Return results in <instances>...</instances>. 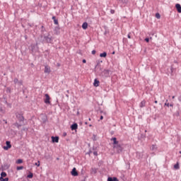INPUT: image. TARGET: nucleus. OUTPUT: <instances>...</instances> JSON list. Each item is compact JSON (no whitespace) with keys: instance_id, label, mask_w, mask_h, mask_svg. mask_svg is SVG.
Returning <instances> with one entry per match:
<instances>
[{"instance_id":"12","label":"nucleus","mask_w":181,"mask_h":181,"mask_svg":"<svg viewBox=\"0 0 181 181\" xmlns=\"http://www.w3.org/2000/svg\"><path fill=\"white\" fill-rule=\"evenodd\" d=\"M175 8H176V9L177 11V13H181V6H180V4H177L175 5Z\"/></svg>"},{"instance_id":"25","label":"nucleus","mask_w":181,"mask_h":181,"mask_svg":"<svg viewBox=\"0 0 181 181\" xmlns=\"http://www.w3.org/2000/svg\"><path fill=\"white\" fill-rule=\"evenodd\" d=\"M23 160L22 159H18L17 161H16V163H18V164H21V163H23Z\"/></svg>"},{"instance_id":"41","label":"nucleus","mask_w":181,"mask_h":181,"mask_svg":"<svg viewBox=\"0 0 181 181\" xmlns=\"http://www.w3.org/2000/svg\"><path fill=\"white\" fill-rule=\"evenodd\" d=\"M92 54H95V50L92 51Z\"/></svg>"},{"instance_id":"8","label":"nucleus","mask_w":181,"mask_h":181,"mask_svg":"<svg viewBox=\"0 0 181 181\" xmlns=\"http://www.w3.org/2000/svg\"><path fill=\"white\" fill-rule=\"evenodd\" d=\"M72 176H78V173H77V170H76V168H74L72 169V171L71 172Z\"/></svg>"},{"instance_id":"31","label":"nucleus","mask_w":181,"mask_h":181,"mask_svg":"<svg viewBox=\"0 0 181 181\" xmlns=\"http://www.w3.org/2000/svg\"><path fill=\"white\" fill-rule=\"evenodd\" d=\"M165 105H166V107H169V103H168V100H165Z\"/></svg>"},{"instance_id":"19","label":"nucleus","mask_w":181,"mask_h":181,"mask_svg":"<svg viewBox=\"0 0 181 181\" xmlns=\"http://www.w3.org/2000/svg\"><path fill=\"white\" fill-rule=\"evenodd\" d=\"M174 169H175V170H178V169H180L179 163L174 165Z\"/></svg>"},{"instance_id":"39","label":"nucleus","mask_w":181,"mask_h":181,"mask_svg":"<svg viewBox=\"0 0 181 181\" xmlns=\"http://www.w3.org/2000/svg\"><path fill=\"white\" fill-rule=\"evenodd\" d=\"M128 39H131V33H129L127 35Z\"/></svg>"},{"instance_id":"28","label":"nucleus","mask_w":181,"mask_h":181,"mask_svg":"<svg viewBox=\"0 0 181 181\" xmlns=\"http://www.w3.org/2000/svg\"><path fill=\"white\" fill-rule=\"evenodd\" d=\"M15 127H17V128H20V127L21 126V124H18V123H15L14 124Z\"/></svg>"},{"instance_id":"48","label":"nucleus","mask_w":181,"mask_h":181,"mask_svg":"<svg viewBox=\"0 0 181 181\" xmlns=\"http://www.w3.org/2000/svg\"><path fill=\"white\" fill-rule=\"evenodd\" d=\"M112 54H115V52H113L112 53Z\"/></svg>"},{"instance_id":"3","label":"nucleus","mask_w":181,"mask_h":181,"mask_svg":"<svg viewBox=\"0 0 181 181\" xmlns=\"http://www.w3.org/2000/svg\"><path fill=\"white\" fill-rule=\"evenodd\" d=\"M6 146L3 147L5 151H8V149H11V148H12V145H11V141H6Z\"/></svg>"},{"instance_id":"4","label":"nucleus","mask_w":181,"mask_h":181,"mask_svg":"<svg viewBox=\"0 0 181 181\" xmlns=\"http://www.w3.org/2000/svg\"><path fill=\"white\" fill-rule=\"evenodd\" d=\"M44 102L45 104H49L50 103V96H49V94H45Z\"/></svg>"},{"instance_id":"38","label":"nucleus","mask_w":181,"mask_h":181,"mask_svg":"<svg viewBox=\"0 0 181 181\" xmlns=\"http://www.w3.org/2000/svg\"><path fill=\"white\" fill-rule=\"evenodd\" d=\"M112 179H113V181H118V178H117V177H113Z\"/></svg>"},{"instance_id":"35","label":"nucleus","mask_w":181,"mask_h":181,"mask_svg":"<svg viewBox=\"0 0 181 181\" xmlns=\"http://www.w3.org/2000/svg\"><path fill=\"white\" fill-rule=\"evenodd\" d=\"M93 155H94L95 156H97V155H98V153H97V151H94V152H93Z\"/></svg>"},{"instance_id":"50","label":"nucleus","mask_w":181,"mask_h":181,"mask_svg":"<svg viewBox=\"0 0 181 181\" xmlns=\"http://www.w3.org/2000/svg\"><path fill=\"white\" fill-rule=\"evenodd\" d=\"M88 119H89V121H91V118H89Z\"/></svg>"},{"instance_id":"7","label":"nucleus","mask_w":181,"mask_h":181,"mask_svg":"<svg viewBox=\"0 0 181 181\" xmlns=\"http://www.w3.org/2000/svg\"><path fill=\"white\" fill-rule=\"evenodd\" d=\"M16 117L18 118V121H20V122H23L24 118H23V116H22V115L17 114Z\"/></svg>"},{"instance_id":"9","label":"nucleus","mask_w":181,"mask_h":181,"mask_svg":"<svg viewBox=\"0 0 181 181\" xmlns=\"http://www.w3.org/2000/svg\"><path fill=\"white\" fill-rule=\"evenodd\" d=\"M50 66H45V70H44V73H46V74H49V73H50Z\"/></svg>"},{"instance_id":"2","label":"nucleus","mask_w":181,"mask_h":181,"mask_svg":"<svg viewBox=\"0 0 181 181\" xmlns=\"http://www.w3.org/2000/svg\"><path fill=\"white\" fill-rule=\"evenodd\" d=\"M110 73H111V71H110L109 69H105L101 72L100 76H102V77H104L105 78H107V77L110 76Z\"/></svg>"},{"instance_id":"55","label":"nucleus","mask_w":181,"mask_h":181,"mask_svg":"<svg viewBox=\"0 0 181 181\" xmlns=\"http://www.w3.org/2000/svg\"><path fill=\"white\" fill-rule=\"evenodd\" d=\"M67 93H69V90H67Z\"/></svg>"},{"instance_id":"53","label":"nucleus","mask_w":181,"mask_h":181,"mask_svg":"<svg viewBox=\"0 0 181 181\" xmlns=\"http://www.w3.org/2000/svg\"><path fill=\"white\" fill-rule=\"evenodd\" d=\"M175 98V96H173V99H174Z\"/></svg>"},{"instance_id":"10","label":"nucleus","mask_w":181,"mask_h":181,"mask_svg":"<svg viewBox=\"0 0 181 181\" xmlns=\"http://www.w3.org/2000/svg\"><path fill=\"white\" fill-rule=\"evenodd\" d=\"M52 141L53 143L58 144L59 143V136H52Z\"/></svg>"},{"instance_id":"16","label":"nucleus","mask_w":181,"mask_h":181,"mask_svg":"<svg viewBox=\"0 0 181 181\" xmlns=\"http://www.w3.org/2000/svg\"><path fill=\"white\" fill-rule=\"evenodd\" d=\"M111 141H113V146L114 145H117L118 144V141H117V138L113 137L111 139Z\"/></svg>"},{"instance_id":"54","label":"nucleus","mask_w":181,"mask_h":181,"mask_svg":"<svg viewBox=\"0 0 181 181\" xmlns=\"http://www.w3.org/2000/svg\"><path fill=\"white\" fill-rule=\"evenodd\" d=\"M92 170H94V168H92Z\"/></svg>"},{"instance_id":"13","label":"nucleus","mask_w":181,"mask_h":181,"mask_svg":"<svg viewBox=\"0 0 181 181\" xmlns=\"http://www.w3.org/2000/svg\"><path fill=\"white\" fill-rule=\"evenodd\" d=\"M78 125H77V123H74L71 126V130L74 131L76 129H77Z\"/></svg>"},{"instance_id":"45","label":"nucleus","mask_w":181,"mask_h":181,"mask_svg":"<svg viewBox=\"0 0 181 181\" xmlns=\"http://www.w3.org/2000/svg\"><path fill=\"white\" fill-rule=\"evenodd\" d=\"M155 104H158V100L154 101Z\"/></svg>"},{"instance_id":"46","label":"nucleus","mask_w":181,"mask_h":181,"mask_svg":"<svg viewBox=\"0 0 181 181\" xmlns=\"http://www.w3.org/2000/svg\"><path fill=\"white\" fill-rule=\"evenodd\" d=\"M169 107H173V104L169 105Z\"/></svg>"},{"instance_id":"27","label":"nucleus","mask_w":181,"mask_h":181,"mask_svg":"<svg viewBox=\"0 0 181 181\" xmlns=\"http://www.w3.org/2000/svg\"><path fill=\"white\" fill-rule=\"evenodd\" d=\"M22 169H23V166L17 167V170H22Z\"/></svg>"},{"instance_id":"40","label":"nucleus","mask_w":181,"mask_h":181,"mask_svg":"<svg viewBox=\"0 0 181 181\" xmlns=\"http://www.w3.org/2000/svg\"><path fill=\"white\" fill-rule=\"evenodd\" d=\"M145 41L148 43L149 42V38H146Z\"/></svg>"},{"instance_id":"30","label":"nucleus","mask_w":181,"mask_h":181,"mask_svg":"<svg viewBox=\"0 0 181 181\" xmlns=\"http://www.w3.org/2000/svg\"><path fill=\"white\" fill-rule=\"evenodd\" d=\"M35 166H40V161H38L37 163H35Z\"/></svg>"},{"instance_id":"1","label":"nucleus","mask_w":181,"mask_h":181,"mask_svg":"<svg viewBox=\"0 0 181 181\" xmlns=\"http://www.w3.org/2000/svg\"><path fill=\"white\" fill-rule=\"evenodd\" d=\"M113 149L117 152V153H120V152H122V146H121L119 144H117L113 146Z\"/></svg>"},{"instance_id":"52","label":"nucleus","mask_w":181,"mask_h":181,"mask_svg":"<svg viewBox=\"0 0 181 181\" xmlns=\"http://www.w3.org/2000/svg\"><path fill=\"white\" fill-rule=\"evenodd\" d=\"M89 127H93V125L90 124Z\"/></svg>"},{"instance_id":"34","label":"nucleus","mask_w":181,"mask_h":181,"mask_svg":"<svg viewBox=\"0 0 181 181\" xmlns=\"http://www.w3.org/2000/svg\"><path fill=\"white\" fill-rule=\"evenodd\" d=\"M17 84L18 86H22V81H18V83Z\"/></svg>"},{"instance_id":"18","label":"nucleus","mask_w":181,"mask_h":181,"mask_svg":"<svg viewBox=\"0 0 181 181\" xmlns=\"http://www.w3.org/2000/svg\"><path fill=\"white\" fill-rule=\"evenodd\" d=\"M145 104H146V102H145V100L141 101L140 103V107L144 108V107H145Z\"/></svg>"},{"instance_id":"11","label":"nucleus","mask_w":181,"mask_h":181,"mask_svg":"<svg viewBox=\"0 0 181 181\" xmlns=\"http://www.w3.org/2000/svg\"><path fill=\"white\" fill-rule=\"evenodd\" d=\"M136 158H138V159H142V158H144V153L136 152Z\"/></svg>"},{"instance_id":"23","label":"nucleus","mask_w":181,"mask_h":181,"mask_svg":"<svg viewBox=\"0 0 181 181\" xmlns=\"http://www.w3.org/2000/svg\"><path fill=\"white\" fill-rule=\"evenodd\" d=\"M27 177H28V179H32V177H33V173H30V174L27 176Z\"/></svg>"},{"instance_id":"37","label":"nucleus","mask_w":181,"mask_h":181,"mask_svg":"<svg viewBox=\"0 0 181 181\" xmlns=\"http://www.w3.org/2000/svg\"><path fill=\"white\" fill-rule=\"evenodd\" d=\"M110 13H111L112 14H114V13H115V10H110Z\"/></svg>"},{"instance_id":"22","label":"nucleus","mask_w":181,"mask_h":181,"mask_svg":"<svg viewBox=\"0 0 181 181\" xmlns=\"http://www.w3.org/2000/svg\"><path fill=\"white\" fill-rule=\"evenodd\" d=\"M0 180H1V181H8V180H9V178H8V177H6V178L0 177Z\"/></svg>"},{"instance_id":"29","label":"nucleus","mask_w":181,"mask_h":181,"mask_svg":"<svg viewBox=\"0 0 181 181\" xmlns=\"http://www.w3.org/2000/svg\"><path fill=\"white\" fill-rule=\"evenodd\" d=\"M54 25H59V21H57V19L54 21Z\"/></svg>"},{"instance_id":"24","label":"nucleus","mask_w":181,"mask_h":181,"mask_svg":"<svg viewBox=\"0 0 181 181\" xmlns=\"http://www.w3.org/2000/svg\"><path fill=\"white\" fill-rule=\"evenodd\" d=\"M156 18H157V19H160V14L158 13H156Z\"/></svg>"},{"instance_id":"42","label":"nucleus","mask_w":181,"mask_h":181,"mask_svg":"<svg viewBox=\"0 0 181 181\" xmlns=\"http://www.w3.org/2000/svg\"><path fill=\"white\" fill-rule=\"evenodd\" d=\"M100 119H104V117L103 116H100Z\"/></svg>"},{"instance_id":"5","label":"nucleus","mask_w":181,"mask_h":181,"mask_svg":"<svg viewBox=\"0 0 181 181\" xmlns=\"http://www.w3.org/2000/svg\"><path fill=\"white\" fill-rule=\"evenodd\" d=\"M44 39L47 43H52V37H49V35H48V36H45Z\"/></svg>"},{"instance_id":"6","label":"nucleus","mask_w":181,"mask_h":181,"mask_svg":"<svg viewBox=\"0 0 181 181\" xmlns=\"http://www.w3.org/2000/svg\"><path fill=\"white\" fill-rule=\"evenodd\" d=\"M151 151H152L153 153L156 152V151H158V146H156V144H153L151 148H150Z\"/></svg>"},{"instance_id":"47","label":"nucleus","mask_w":181,"mask_h":181,"mask_svg":"<svg viewBox=\"0 0 181 181\" xmlns=\"http://www.w3.org/2000/svg\"><path fill=\"white\" fill-rule=\"evenodd\" d=\"M66 135H67L66 133H64V136H66Z\"/></svg>"},{"instance_id":"49","label":"nucleus","mask_w":181,"mask_h":181,"mask_svg":"<svg viewBox=\"0 0 181 181\" xmlns=\"http://www.w3.org/2000/svg\"><path fill=\"white\" fill-rule=\"evenodd\" d=\"M93 172H95V170H92Z\"/></svg>"},{"instance_id":"51","label":"nucleus","mask_w":181,"mask_h":181,"mask_svg":"<svg viewBox=\"0 0 181 181\" xmlns=\"http://www.w3.org/2000/svg\"><path fill=\"white\" fill-rule=\"evenodd\" d=\"M85 124H86V125H87V124H88L87 122H86Z\"/></svg>"},{"instance_id":"21","label":"nucleus","mask_w":181,"mask_h":181,"mask_svg":"<svg viewBox=\"0 0 181 181\" xmlns=\"http://www.w3.org/2000/svg\"><path fill=\"white\" fill-rule=\"evenodd\" d=\"M6 177V173H5V172H2L1 173V177Z\"/></svg>"},{"instance_id":"26","label":"nucleus","mask_w":181,"mask_h":181,"mask_svg":"<svg viewBox=\"0 0 181 181\" xmlns=\"http://www.w3.org/2000/svg\"><path fill=\"white\" fill-rule=\"evenodd\" d=\"M19 83V80H18V78H14V83L15 84H18Z\"/></svg>"},{"instance_id":"32","label":"nucleus","mask_w":181,"mask_h":181,"mask_svg":"<svg viewBox=\"0 0 181 181\" xmlns=\"http://www.w3.org/2000/svg\"><path fill=\"white\" fill-rule=\"evenodd\" d=\"M121 1H122L123 4H127V2H128V0H121Z\"/></svg>"},{"instance_id":"44","label":"nucleus","mask_w":181,"mask_h":181,"mask_svg":"<svg viewBox=\"0 0 181 181\" xmlns=\"http://www.w3.org/2000/svg\"><path fill=\"white\" fill-rule=\"evenodd\" d=\"M83 63H86V59H83Z\"/></svg>"},{"instance_id":"43","label":"nucleus","mask_w":181,"mask_h":181,"mask_svg":"<svg viewBox=\"0 0 181 181\" xmlns=\"http://www.w3.org/2000/svg\"><path fill=\"white\" fill-rule=\"evenodd\" d=\"M52 19H53L54 21H56V17H55V16H53V17H52Z\"/></svg>"},{"instance_id":"15","label":"nucleus","mask_w":181,"mask_h":181,"mask_svg":"<svg viewBox=\"0 0 181 181\" xmlns=\"http://www.w3.org/2000/svg\"><path fill=\"white\" fill-rule=\"evenodd\" d=\"M36 47H37V45H31V49H32V51H33V52H37V48H36Z\"/></svg>"},{"instance_id":"33","label":"nucleus","mask_w":181,"mask_h":181,"mask_svg":"<svg viewBox=\"0 0 181 181\" xmlns=\"http://www.w3.org/2000/svg\"><path fill=\"white\" fill-rule=\"evenodd\" d=\"M4 168H6V169H8L9 165H8V164H4Z\"/></svg>"},{"instance_id":"14","label":"nucleus","mask_w":181,"mask_h":181,"mask_svg":"<svg viewBox=\"0 0 181 181\" xmlns=\"http://www.w3.org/2000/svg\"><path fill=\"white\" fill-rule=\"evenodd\" d=\"M93 86L95 87H98V86H100V81L95 79L94 80V83H93Z\"/></svg>"},{"instance_id":"17","label":"nucleus","mask_w":181,"mask_h":181,"mask_svg":"<svg viewBox=\"0 0 181 181\" xmlns=\"http://www.w3.org/2000/svg\"><path fill=\"white\" fill-rule=\"evenodd\" d=\"M82 28L84 29V30H86V29H87V28H88V23H83L82 25Z\"/></svg>"},{"instance_id":"20","label":"nucleus","mask_w":181,"mask_h":181,"mask_svg":"<svg viewBox=\"0 0 181 181\" xmlns=\"http://www.w3.org/2000/svg\"><path fill=\"white\" fill-rule=\"evenodd\" d=\"M100 57H107V52L100 54Z\"/></svg>"},{"instance_id":"56","label":"nucleus","mask_w":181,"mask_h":181,"mask_svg":"<svg viewBox=\"0 0 181 181\" xmlns=\"http://www.w3.org/2000/svg\"><path fill=\"white\" fill-rule=\"evenodd\" d=\"M180 153H181V151H180Z\"/></svg>"},{"instance_id":"36","label":"nucleus","mask_w":181,"mask_h":181,"mask_svg":"<svg viewBox=\"0 0 181 181\" xmlns=\"http://www.w3.org/2000/svg\"><path fill=\"white\" fill-rule=\"evenodd\" d=\"M107 181H113L112 177H108V178H107Z\"/></svg>"}]
</instances>
